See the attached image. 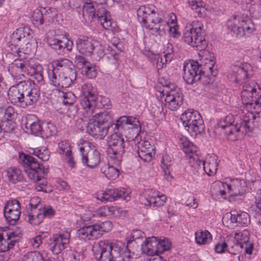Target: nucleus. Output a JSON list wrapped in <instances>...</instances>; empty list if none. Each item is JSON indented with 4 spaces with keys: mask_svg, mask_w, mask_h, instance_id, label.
I'll use <instances>...</instances> for the list:
<instances>
[{
    "mask_svg": "<svg viewBox=\"0 0 261 261\" xmlns=\"http://www.w3.org/2000/svg\"><path fill=\"white\" fill-rule=\"evenodd\" d=\"M242 103L248 112L242 117L227 115L218 124L224 130L229 140L235 141L252 131L254 126V113L261 112V87L254 81L246 82L241 92Z\"/></svg>",
    "mask_w": 261,
    "mask_h": 261,
    "instance_id": "f257e3e1",
    "label": "nucleus"
},
{
    "mask_svg": "<svg viewBox=\"0 0 261 261\" xmlns=\"http://www.w3.org/2000/svg\"><path fill=\"white\" fill-rule=\"evenodd\" d=\"M94 255L99 261H129L130 251L121 242L108 240L99 241L93 247Z\"/></svg>",
    "mask_w": 261,
    "mask_h": 261,
    "instance_id": "f03ea898",
    "label": "nucleus"
},
{
    "mask_svg": "<svg viewBox=\"0 0 261 261\" xmlns=\"http://www.w3.org/2000/svg\"><path fill=\"white\" fill-rule=\"evenodd\" d=\"M137 16L138 21L156 36H164L168 30L169 22L159 17L152 5L140 6L137 10Z\"/></svg>",
    "mask_w": 261,
    "mask_h": 261,
    "instance_id": "7ed1b4c3",
    "label": "nucleus"
},
{
    "mask_svg": "<svg viewBox=\"0 0 261 261\" xmlns=\"http://www.w3.org/2000/svg\"><path fill=\"white\" fill-rule=\"evenodd\" d=\"M96 3L94 6L92 3H86L83 7V15L85 19L92 20L97 19L105 30L114 28L115 23L112 21L110 13L102 7L103 5L112 6L114 0H93Z\"/></svg>",
    "mask_w": 261,
    "mask_h": 261,
    "instance_id": "20e7f679",
    "label": "nucleus"
},
{
    "mask_svg": "<svg viewBox=\"0 0 261 261\" xmlns=\"http://www.w3.org/2000/svg\"><path fill=\"white\" fill-rule=\"evenodd\" d=\"M19 158L27 176L36 183V189L38 191H43L47 182L45 179L42 178V170L37 160L23 152L19 153Z\"/></svg>",
    "mask_w": 261,
    "mask_h": 261,
    "instance_id": "39448f33",
    "label": "nucleus"
},
{
    "mask_svg": "<svg viewBox=\"0 0 261 261\" xmlns=\"http://www.w3.org/2000/svg\"><path fill=\"white\" fill-rule=\"evenodd\" d=\"M203 23L198 21H193L187 25L183 34L184 41L197 50L202 51L205 49L207 42L204 38L205 31Z\"/></svg>",
    "mask_w": 261,
    "mask_h": 261,
    "instance_id": "423d86ee",
    "label": "nucleus"
},
{
    "mask_svg": "<svg viewBox=\"0 0 261 261\" xmlns=\"http://www.w3.org/2000/svg\"><path fill=\"white\" fill-rule=\"evenodd\" d=\"M185 129L192 136H196L204 130V124L201 115L197 111H186L180 117Z\"/></svg>",
    "mask_w": 261,
    "mask_h": 261,
    "instance_id": "0eeeda50",
    "label": "nucleus"
},
{
    "mask_svg": "<svg viewBox=\"0 0 261 261\" xmlns=\"http://www.w3.org/2000/svg\"><path fill=\"white\" fill-rule=\"evenodd\" d=\"M227 26L229 30L240 37H249L255 30L254 23L247 17H231L227 21Z\"/></svg>",
    "mask_w": 261,
    "mask_h": 261,
    "instance_id": "6e6552de",
    "label": "nucleus"
},
{
    "mask_svg": "<svg viewBox=\"0 0 261 261\" xmlns=\"http://www.w3.org/2000/svg\"><path fill=\"white\" fill-rule=\"evenodd\" d=\"M113 224L110 221L94 224L81 228L77 231L79 237L83 239L93 240L100 238L104 232L110 231Z\"/></svg>",
    "mask_w": 261,
    "mask_h": 261,
    "instance_id": "1a4fd4ad",
    "label": "nucleus"
},
{
    "mask_svg": "<svg viewBox=\"0 0 261 261\" xmlns=\"http://www.w3.org/2000/svg\"><path fill=\"white\" fill-rule=\"evenodd\" d=\"M108 154L114 163L119 165L122 161V155L124 150V140L122 135L114 133L112 134L108 141Z\"/></svg>",
    "mask_w": 261,
    "mask_h": 261,
    "instance_id": "9d476101",
    "label": "nucleus"
},
{
    "mask_svg": "<svg viewBox=\"0 0 261 261\" xmlns=\"http://www.w3.org/2000/svg\"><path fill=\"white\" fill-rule=\"evenodd\" d=\"M82 161L84 165L93 169L97 167L100 162V155L96 147L91 142L84 141L79 148Z\"/></svg>",
    "mask_w": 261,
    "mask_h": 261,
    "instance_id": "9b49d317",
    "label": "nucleus"
},
{
    "mask_svg": "<svg viewBox=\"0 0 261 261\" xmlns=\"http://www.w3.org/2000/svg\"><path fill=\"white\" fill-rule=\"evenodd\" d=\"M83 97L81 99L80 104L83 109V114L86 118H90L95 110L94 101L95 96L92 93V87L91 84L85 83L81 88Z\"/></svg>",
    "mask_w": 261,
    "mask_h": 261,
    "instance_id": "f8f14e48",
    "label": "nucleus"
},
{
    "mask_svg": "<svg viewBox=\"0 0 261 261\" xmlns=\"http://www.w3.org/2000/svg\"><path fill=\"white\" fill-rule=\"evenodd\" d=\"M222 221L226 227L233 228L237 226H247L250 222V218L246 212L232 210L224 215Z\"/></svg>",
    "mask_w": 261,
    "mask_h": 261,
    "instance_id": "ddd939ff",
    "label": "nucleus"
},
{
    "mask_svg": "<svg viewBox=\"0 0 261 261\" xmlns=\"http://www.w3.org/2000/svg\"><path fill=\"white\" fill-rule=\"evenodd\" d=\"M27 57L24 58H17L10 64L9 71L11 74L15 78L21 79V76L28 74L31 71V67L34 63L32 60H26Z\"/></svg>",
    "mask_w": 261,
    "mask_h": 261,
    "instance_id": "4468645a",
    "label": "nucleus"
},
{
    "mask_svg": "<svg viewBox=\"0 0 261 261\" xmlns=\"http://www.w3.org/2000/svg\"><path fill=\"white\" fill-rule=\"evenodd\" d=\"M253 74V68L251 64L242 63L232 66L229 78L231 81L239 83L242 80L251 77Z\"/></svg>",
    "mask_w": 261,
    "mask_h": 261,
    "instance_id": "2eb2a0df",
    "label": "nucleus"
},
{
    "mask_svg": "<svg viewBox=\"0 0 261 261\" xmlns=\"http://www.w3.org/2000/svg\"><path fill=\"white\" fill-rule=\"evenodd\" d=\"M117 129L127 128L132 135V138H136L141 131V124L138 119L133 117L122 116L113 124Z\"/></svg>",
    "mask_w": 261,
    "mask_h": 261,
    "instance_id": "dca6fc26",
    "label": "nucleus"
},
{
    "mask_svg": "<svg viewBox=\"0 0 261 261\" xmlns=\"http://www.w3.org/2000/svg\"><path fill=\"white\" fill-rule=\"evenodd\" d=\"M130 192L124 188H114L102 191L98 195L97 199L102 202H112L118 198H123L127 201L130 200Z\"/></svg>",
    "mask_w": 261,
    "mask_h": 261,
    "instance_id": "f3484780",
    "label": "nucleus"
},
{
    "mask_svg": "<svg viewBox=\"0 0 261 261\" xmlns=\"http://www.w3.org/2000/svg\"><path fill=\"white\" fill-rule=\"evenodd\" d=\"M183 78L187 83L192 84L199 81L202 69L197 61H191L184 64Z\"/></svg>",
    "mask_w": 261,
    "mask_h": 261,
    "instance_id": "a211bd4d",
    "label": "nucleus"
},
{
    "mask_svg": "<svg viewBox=\"0 0 261 261\" xmlns=\"http://www.w3.org/2000/svg\"><path fill=\"white\" fill-rule=\"evenodd\" d=\"M25 86L28 87L25 88L24 97L21 103V107L23 108L33 105L37 101L40 96L39 90L33 81H26Z\"/></svg>",
    "mask_w": 261,
    "mask_h": 261,
    "instance_id": "6ab92c4d",
    "label": "nucleus"
},
{
    "mask_svg": "<svg viewBox=\"0 0 261 261\" xmlns=\"http://www.w3.org/2000/svg\"><path fill=\"white\" fill-rule=\"evenodd\" d=\"M20 208V204L17 200L8 201L4 208V215L6 220L9 223L15 224L19 219Z\"/></svg>",
    "mask_w": 261,
    "mask_h": 261,
    "instance_id": "aec40b11",
    "label": "nucleus"
},
{
    "mask_svg": "<svg viewBox=\"0 0 261 261\" xmlns=\"http://www.w3.org/2000/svg\"><path fill=\"white\" fill-rule=\"evenodd\" d=\"M70 233L67 231L56 234L50 239L53 253L58 254L64 250L69 243Z\"/></svg>",
    "mask_w": 261,
    "mask_h": 261,
    "instance_id": "412c9836",
    "label": "nucleus"
},
{
    "mask_svg": "<svg viewBox=\"0 0 261 261\" xmlns=\"http://www.w3.org/2000/svg\"><path fill=\"white\" fill-rule=\"evenodd\" d=\"M47 42L58 54H63L66 53V51H71L73 47L72 41L64 37L62 39L58 37L49 38Z\"/></svg>",
    "mask_w": 261,
    "mask_h": 261,
    "instance_id": "4be33fe9",
    "label": "nucleus"
},
{
    "mask_svg": "<svg viewBox=\"0 0 261 261\" xmlns=\"http://www.w3.org/2000/svg\"><path fill=\"white\" fill-rule=\"evenodd\" d=\"M26 81H21L19 83L13 86L9 89L8 92V96L9 100L12 103L19 105L21 107V103L24 97Z\"/></svg>",
    "mask_w": 261,
    "mask_h": 261,
    "instance_id": "5701e85b",
    "label": "nucleus"
},
{
    "mask_svg": "<svg viewBox=\"0 0 261 261\" xmlns=\"http://www.w3.org/2000/svg\"><path fill=\"white\" fill-rule=\"evenodd\" d=\"M164 100L165 105L169 109L175 111L182 104L183 95L179 90H171L166 92Z\"/></svg>",
    "mask_w": 261,
    "mask_h": 261,
    "instance_id": "b1692460",
    "label": "nucleus"
},
{
    "mask_svg": "<svg viewBox=\"0 0 261 261\" xmlns=\"http://www.w3.org/2000/svg\"><path fill=\"white\" fill-rule=\"evenodd\" d=\"M225 185L231 198L243 196L247 189L246 182L244 179H233L231 180L230 184Z\"/></svg>",
    "mask_w": 261,
    "mask_h": 261,
    "instance_id": "393cba45",
    "label": "nucleus"
},
{
    "mask_svg": "<svg viewBox=\"0 0 261 261\" xmlns=\"http://www.w3.org/2000/svg\"><path fill=\"white\" fill-rule=\"evenodd\" d=\"M249 232L244 230L243 231L236 232L234 235V238H232L236 241V245L240 248L244 249V251L249 254L252 253L253 244L249 242Z\"/></svg>",
    "mask_w": 261,
    "mask_h": 261,
    "instance_id": "a878e982",
    "label": "nucleus"
},
{
    "mask_svg": "<svg viewBox=\"0 0 261 261\" xmlns=\"http://www.w3.org/2000/svg\"><path fill=\"white\" fill-rule=\"evenodd\" d=\"M108 130L95 120L90 119L87 126V132L96 139H103L108 134Z\"/></svg>",
    "mask_w": 261,
    "mask_h": 261,
    "instance_id": "bb28decb",
    "label": "nucleus"
},
{
    "mask_svg": "<svg viewBox=\"0 0 261 261\" xmlns=\"http://www.w3.org/2000/svg\"><path fill=\"white\" fill-rule=\"evenodd\" d=\"M137 153L139 157L144 162L151 161L152 155L155 154V149L148 141H143L138 146Z\"/></svg>",
    "mask_w": 261,
    "mask_h": 261,
    "instance_id": "cd10ccee",
    "label": "nucleus"
},
{
    "mask_svg": "<svg viewBox=\"0 0 261 261\" xmlns=\"http://www.w3.org/2000/svg\"><path fill=\"white\" fill-rule=\"evenodd\" d=\"M202 51L201 54H199L201 56L199 63L200 69H202V72H206L207 74L211 73L213 75L212 69L215 64L214 57L208 50L204 49Z\"/></svg>",
    "mask_w": 261,
    "mask_h": 261,
    "instance_id": "c85d7f7f",
    "label": "nucleus"
},
{
    "mask_svg": "<svg viewBox=\"0 0 261 261\" xmlns=\"http://www.w3.org/2000/svg\"><path fill=\"white\" fill-rule=\"evenodd\" d=\"M72 66L71 61L66 58H62L53 61L51 69L50 70L61 73L75 72Z\"/></svg>",
    "mask_w": 261,
    "mask_h": 261,
    "instance_id": "c756f323",
    "label": "nucleus"
},
{
    "mask_svg": "<svg viewBox=\"0 0 261 261\" xmlns=\"http://www.w3.org/2000/svg\"><path fill=\"white\" fill-rule=\"evenodd\" d=\"M24 125L25 128L29 130L30 133L41 136L42 123H41L38 121L37 118L35 115H28L26 116Z\"/></svg>",
    "mask_w": 261,
    "mask_h": 261,
    "instance_id": "7c9ffc66",
    "label": "nucleus"
},
{
    "mask_svg": "<svg viewBox=\"0 0 261 261\" xmlns=\"http://www.w3.org/2000/svg\"><path fill=\"white\" fill-rule=\"evenodd\" d=\"M94 42L95 40L90 38H78L76 40V48L81 54L91 56Z\"/></svg>",
    "mask_w": 261,
    "mask_h": 261,
    "instance_id": "2f4dec72",
    "label": "nucleus"
},
{
    "mask_svg": "<svg viewBox=\"0 0 261 261\" xmlns=\"http://www.w3.org/2000/svg\"><path fill=\"white\" fill-rule=\"evenodd\" d=\"M26 41L25 34L23 29H17L11 36L9 47H15L14 52L19 53V46Z\"/></svg>",
    "mask_w": 261,
    "mask_h": 261,
    "instance_id": "473e14b6",
    "label": "nucleus"
},
{
    "mask_svg": "<svg viewBox=\"0 0 261 261\" xmlns=\"http://www.w3.org/2000/svg\"><path fill=\"white\" fill-rule=\"evenodd\" d=\"M5 237L4 238L3 236L0 235V252H6L13 248L17 242L15 239L16 234L13 231L7 233Z\"/></svg>",
    "mask_w": 261,
    "mask_h": 261,
    "instance_id": "72a5a7b5",
    "label": "nucleus"
},
{
    "mask_svg": "<svg viewBox=\"0 0 261 261\" xmlns=\"http://www.w3.org/2000/svg\"><path fill=\"white\" fill-rule=\"evenodd\" d=\"M158 244L159 240L156 237L148 238L142 245L141 248L143 253L150 256L158 254Z\"/></svg>",
    "mask_w": 261,
    "mask_h": 261,
    "instance_id": "f704fd0d",
    "label": "nucleus"
},
{
    "mask_svg": "<svg viewBox=\"0 0 261 261\" xmlns=\"http://www.w3.org/2000/svg\"><path fill=\"white\" fill-rule=\"evenodd\" d=\"M218 166V158L215 155L208 156L203 161L202 168L208 176L214 175L216 173Z\"/></svg>",
    "mask_w": 261,
    "mask_h": 261,
    "instance_id": "c9c22d12",
    "label": "nucleus"
},
{
    "mask_svg": "<svg viewBox=\"0 0 261 261\" xmlns=\"http://www.w3.org/2000/svg\"><path fill=\"white\" fill-rule=\"evenodd\" d=\"M123 210L121 207L116 206H105L100 207L97 212V215L101 217H107L109 216H114L115 217H119Z\"/></svg>",
    "mask_w": 261,
    "mask_h": 261,
    "instance_id": "e433bc0d",
    "label": "nucleus"
},
{
    "mask_svg": "<svg viewBox=\"0 0 261 261\" xmlns=\"http://www.w3.org/2000/svg\"><path fill=\"white\" fill-rule=\"evenodd\" d=\"M59 153L61 154H65L69 165L72 167L74 164L73 159L72 156L71 146L67 141H61L58 144Z\"/></svg>",
    "mask_w": 261,
    "mask_h": 261,
    "instance_id": "4c0bfd02",
    "label": "nucleus"
},
{
    "mask_svg": "<svg viewBox=\"0 0 261 261\" xmlns=\"http://www.w3.org/2000/svg\"><path fill=\"white\" fill-rule=\"evenodd\" d=\"M95 120L101 124L109 130L113 126L112 119L110 114L106 111L100 112L95 115Z\"/></svg>",
    "mask_w": 261,
    "mask_h": 261,
    "instance_id": "58836bf2",
    "label": "nucleus"
},
{
    "mask_svg": "<svg viewBox=\"0 0 261 261\" xmlns=\"http://www.w3.org/2000/svg\"><path fill=\"white\" fill-rule=\"evenodd\" d=\"M54 92L57 94L59 100L65 105H72L76 100V97L72 92H64L57 90Z\"/></svg>",
    "mask_w": 261,
    "mask_h": 261,
    "instance_id": "ea45409f",
    "label": "nucleus"
},
{
    "mask_svg": "<svg viewBox=\"0 0 261 261\" xmlns=\"http://www.w3.org/2000/svg\"><path fill=\"white\" fill-rule=\"evenodd\" d=\"M188 3L193 10H194L199 17L206 15V9L202 1L197 0H189Z\"/></svg>",
    "mask_w": 261,
    "mask_h": 261,
    "instance_id": "a19ab883",
    "label": "nucleus"
},
{
    "mask_svg": "<svg viewBox=\"0 0 261 261\" xmlns=\"http://www.w3.org/2000/svg\"><path fill=\"white\" fill-rule=\"evenodd\" d=\"M100 171L108 178L112 180L116 179L120 173L118 169L110 166L109 164H105L102 165Z\"/></svg>",
    "mask_w": 261,
    "mask_h": 261,
    "instance_id": "79ce46f5",
    "label": "nucleus"
},
{
    "mask_svg": "<svg viewBox=\"0 0 261 261\" xmlns=\"http://www.w3.org/2000/svg\"><path fill=\"white\" fill-rule=\"evenodd\" d=\"M28 213V221L32 225L40 224L44 219L40 209L33 208Z\"/></svg>",
    "mask_w": 261,
    "mask_h": 261,
    "instance_id": "37998d69",
    "label": "nucleus"
},
{
    "mask_svg": "<svg viewBox=\"0 0 261 261\" xmlns=\"http://www.w3.org/2000/svg\"><path fill=\"white\" fill-rule=\"evenodd\" d=\"M41 136L43 138H49L55 135L57 132L56 126L50 122L42 123Z\"/></svg>",
    "mask_w": 261,
    "mask_h": 261,
    "instance_id": "c03bdc74",
    "label": "nucleus"
},
{
    "mask_svg": "<svg viewBox=\"0 0 261 261\" xmlns=\"http://www.w3.org/2000/svg\"><path fill=\"white\" fill-rule=\"evenodd\" d=\"M31 69V71H29L28 75L33 77L38 83L43 82V76L42 66L40 64H36L34 63Z\"/></svg>",
    "mask_w": 261,
    "mask_h": 261,
    "instance_id": "a18cd8bd",
    "label": "nucleus"
},
{
    "mask_svg": "<svg viewBox=\"0 0 261 261\" xmlns=\"http://www.w3.org/2000/svg\"><path fill=\"white\" fill-rule=\"evenodd\" d=\"M61 88H66L69 87L75 80L76 78V74L75 72H72L61 73Z\"/></svg>",
    "mask_w": 261,
    "mask_h": 261,
    "instance_id": "49530a36",
    "label": "nucleus"
},
{
    "mask_svg": "<svg viewBox=\"0 0 261 261\" xmlns=\"http://www.w3.org/2000/svg\"><path fill=\"white\" fill-rule=\"evenodd\" d=\"M7 176L10 181L16 183L20 180L22 178L21 171L17 168L10 167L7 170Z\"/></svg>",
    "mask_w": 261,
    "mask_h": 261,
    "instance_id": "de8ad7c7",
    "label": "nucleus"
},
{
    "mask_svg": "<svg viewBox=\"0 0 261 261\" xmlns=\"http://www.w3.org/2000/svg\"><path fill=\"white\" fill-rule=\"evenodd\" d=\"M92 48L91 56L95 60H99L106 54L103 46L99 42L96 40H95Z\"/></svg>",
    "mask_w": 261,
    "mask_h": 261,
    "instance_id": "09e8293b",
    "label": "nucleus"
},
{
    "mask_svg": "<svg viewBox=\"0 0 261 261\" xmlns=\"http://www.w3.org/2000/svg\"><path fill=\"white\" fill-rule=\"evenodd\" d=\"M172 165L171 160L169 155L166 154L163 156L162 168L164 173L165 178L170 180L172 177L170 175V168Z\"/></svg>",
    "mask_w": 261,
    "mask_h": 261,
    "instance_id": "8fccbe9b",
    "label": "nucleus"
},
{
    "mask_svg": "<svg viewBox=\"0 0 261 261\" xmlns=\"http://www.w3.org/2000/svg\"><path fill=\"white\" fill-rule=\"evenodd\" d=\"M48 77L50 84L56 87L61 88V77L60 73L49 69L48 70Z\"/></svg>",
    "mask_w": 261,
    "mask_h": 261,
    "instance_id": "3c124183",
    "label": "nucleus"
},
{
    "mask_svg": "<svg viewBox=\"0 0 261 261\" xmlns=\"http://www.w3.org/2000/svg\"><path fill=\"white\" fill-rule=\"evenodd\" d=\"M183 151L187 154L189 158L197 154V147L192 142L188 140H185L182 143Z\"/></svg>",
    "mask_w": 261,
    "mask_h": 261,
    "instance_id": "603ef678",
    "label": "nucleus"
},
{
    "mask_svg": "<svg viewBox=\"0 0 261 261\" xmlns=\"http://www.w3.org/2000/svg\"><path fill=\"white\" fill-rule=\"evenodd\" d=\"M33 153L44 162L48 161L50 156V152L46 147L36 148L34 149Z\"/></svg>",
    "mask_w": 261,
    "mask_h": 261,
    "instance_id": "864d4df0",
    "label": "nucleus"
},
{
    "mask_svg": "<svg viewBox=\"0 0 261 261\" xmlns=\"http://www.w3.org/2000/svg\"><path fill=\"white\" fill-rule=\"evenodd\" d=\"M195 235L196 242L200 245L205 244L211 236L207 230L196 232Z\"/></svg>",
    "mask_w": 261,
    "mask_h": 261,
    "instance_id": "5fc2aeb1",
    "label": "nucleus"
},
{
    "mask_svg": "<svg viewBox=\"0 0 261 261\" xmlns=\"http://www.w3.org/2000/svg\"><path fill=\"white\" fill-rule=\"evenodd\" d=\"M25 261H44L42 254L39 251H31L25 255L22 258Z\"/></svg>",
    "mask_w": 261,
    "mask_h": 261,
    "instance_id": "6e6d98bb",
    "label": "nucleus"
},
{
    "mask_svg": "<svg viewBox=\"0 0 261 261\" xmlns=\"http://www.w3.org/2000/svg\"><path fill=\"white\" fill-rule=\"evenodd\" d=\"M82 71L85 73L86 76L89 79H93L97 75V71L95 66L89 62L84 66Z\"/></svg>",
    "mask_w": 261,
    "mask_h": 261,
    "instance_id": "4d7b16f0",
    "label": "nucleus"
},
{
    "mask_svg": "<svg viewBox=\"0 0 261 261\" xmlns=\"http://www.w3.org/2000/svg\"><path fill=\"white\" fill-rule=\"evenodd\" d=\"M32 19L37 25L43 24V12L39 9L35 10L32 14Z\"/></svg>",
    "mask_w": 261,
    "mask_h": 261,
    "instance_id": "13d9d810",
    "label": "nucleus"
},
{
    "mask_svg": "<svg viewBox=\"0 0 261 261\" xmlns=\"http://www.w3.org/2000/svg\"><path fill=\"white\" fill-rule=\"evenodd\" d=\"M171 24L169 23V34L173 38H178L180 35V32L178 31V28L176 23L174 21V19L172 18V16H171Z\"/></svg>",
    "mask_w": 261,
    "mask_h": 261,
    "instance_id": "bf43d9fd",
    "label": "nucleus"
},
{
    "mask_svg": "<svg viewBox=\"0 0 261 261\" xmlns=\"http://www.w3.org/2000/svg\"><path fill=\"white\" fill-rule=\"evenodd\" d=\"M171 246V243L168 239H164L159 241L158 244V254L162 253L168 250Z\"/></svg>",
    "mask_w": 261,
    "mask_h": 261,
    "instance_id": "052dcab7",
    "label": "nucleus"
},
{
    "mask_svg": "<svg viewBox=\"0 0 261 261\" xmlns=\"http://www.w3.org/2000/svg\"><path fill=\"white\" fill-rule=\"evenodd\" d=\"M167 200L165 195H159L158 194L154 198H151V202L154 206H161L164 204Z\"/></svg>",
    "mask_w": 261,
    "mask_h": 261,
    "instance_id": "680f3d73",
    "label": "nucleus"
},
{
    "mask_svg": "<svg viewBox=\"0 0 261 261\" xmlns=\"http://www.w3.org/2000/svg\"><path fill=\"white\" fill-rule=\"evenodd\" d=\"M42 11L43 12V23L46 21L50 22L53 20L55 13L53 12L51 8H49L47 10L44 8Z\"/></svg>",
    "mask_w": 261,
    "mask_h": 261,
    "instance_id": "e2e57ef3",
    "label": "nucleus"
},
{
    "mask_svg": "<svg viewBox=\"0 0 261 261\" xmlns=\"http://www.w3.org/2000/svg\"><path fill=\"white\" fill-rule=\"evenodd\" d=\"M255 211L258 214V222L261 225V193L257 194L255 196Z\"/></svg>",
    "mask_w": 261,
    "mask_h": 261,
    "instance_id": "0e129e2a",
    "label": "nucleus"
},
{
    "mask_svg": "<svg viewBox=\"0 0 261 261\" xmlns=\"http://www.w3.org/2000/svg\"><path fill=\"white\" fill-rule=\"evenodd\" d=\"M210 73L207 74L206 72H202L200 73V77L199 81L204 85H208L213 83L214 81V77L210 76Z\"/></svg>",
    "mask_w": 261,
    "mask_h": 261,
    "instance_id": "69168bd1",
    "label": "nucleus"
},
{
    "mask_svg": "<svg viewBox=\"0 0 261 261\" xmlns=\"http://www.w3.org/2000/svg\"><path fill=\"white\" fill-rule=\"evenodd\" d=\"M40 211L43 216V219L45 217L52 216L55 214V211L50 207H44L43 205L40 208Z\"/></svg>",
    "mask_w": 261,
    "mask_h": 261,
    "instance_id": "338daca9",
    "label": "nucleus"
},
{
    "mask_svg": "<svg viewBox=\"0 0 261 261\" xmlns=\"http://www.w3.org/2000/svg\"><path fill=\"white\" fill-rule=\"evenodd\" d=\"M41 204H40V199L38 197L32 198L30 201L29 209L32 210L33 208L40 209Z\"/></svg>",
    "mask_w": 261,
    "mask_h": 261,
    "instance_id": "774afa93",
    "label": "nucleus"
}]
</instances>
